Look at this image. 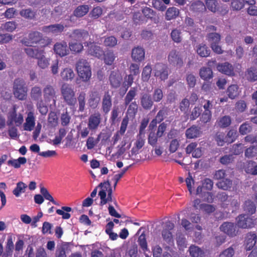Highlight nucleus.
Here are the masks:
<instances>
[{
    "mask_svg": "<svg viewBox=\"0 0 257 257\" xmlns=\"http://www.w3.org/2000/svg\"><path fill=\"white\" fill-rule=\"evenodd\" d=\"M52 40L38 31H33L29 33L28 38L23 40V43L27 46H32L38 44L41 47H45L51 43Z\"/></svg>",
    "mask_w": 257,
    "mask_h": 257,
    "instance_id": "obj_1",
    "label": "nucleus"
},
{
    "mask_svg": "<svg viewBox=\"0 0 257 257\" xmlns=\"http://www.w3.org/2000/svg\"><path fill=\"white\" fill-rule=\"evenodd\" d=\"M98 187L101 188L98 193L100 199L99 205L102 206L109 202H113L114 205L117 206V202L112 197V190L109 180L100 183Z\"/></svg>",
    "mask_w": 257,
    "mask_h": 257,
    "instance_id": "obj_2",
    "label": "nucleus"
},
{
    "mask_svg": "<svg viewBox=\"0 0 257 257\" xmlns=\"http://www.w3.org/2000/svg\"><path fill=\"white\" fill-rule=\"evenodd\" d=\"M61 95L64 101L69 106H74L77 99L74 89L68 84H63L60 88Z\"/></svg>",
    "mask_w": 257,
    "mask_h": 257,
    "instance_id": "obj_3",
    "label": "nucleus"
},
{
    "mask_svg": "<svg viewBox=\"0 0 257 257\" xmlns=\"http://www.w3.org/2000/svg\"><path fill=\"white\" fill-rule=\"evenodd\" d=\"M76 68L79 76L83 81H88L91 76V68L86 60L79 59L76 64Z\"/></svg>",
    "mask_w": 257,
    "mask_h": 257,
    "instance_id": "obj_4",
    "label": "nucleus"
},
{
    "mask_svg": "<svg viewBox=\"0 0 257 257\" xmlns=\"http://www.w3.org/2000/svg\"><path fill=\"white\" fill-rule=\"evenodd\" d=\"M14 94L20 100H25L27 97V87L23 79H16L14 83Z\"/></svg>",
    "mask_w": 257,
    "mask_h": 257,
    "instance_id": "obj_5",
    "label": "nucleus"
},
{
    "mask_svg": "<svg viewBox=\"0 0 257 257\" xmlns=\"http://www.w3.org/2000/svg\"><path fill=\"white\" fill-rule=\"evenodd\" d=\"M101 100L99 92L96 90H93L89 92L87 100V105L90 109H96L98 108Z\"/></svg>",
    "mask_w": 257,
    "mask_h": 257,
    "instance_id": "obj_6",
    "label": "nucleus"
},
{
    "mask_svg": "<svg viewBox=\"0 0 257 257\" xmlns=\"http://www.w3.org/2000/svg\"><path fill=\"white\" fill-rule=\"evenodd\" d=\"M44 99L46 102L53 101L55 104L57 99L56 90L55 85L51 84L46 85L43 90Z\"/></svg>",
    "mask_w": 257,
    "mask_h": 257,
    "instance_id": "obj_7",
    "label": "nucleus"
},
{
    "mask_svg": "<svg viewBox=\"0 0 257 257\" xmlns=\"http://www.w3.org/2000/svg\"><path fill=\"white\" fill-rule=\"evenodd\" d=\"M168 61L170 65L181 68L183 65V60L180 53L176 50H172L168 56Z\"/></svg>",
    "mask_w": 257,
    "mask_h": 257,
    "instance_id": "obj_8",
    "label": "nucleus"
},
{
    "mask_svg": "<svg viewBox=\"0 0 257 257\" xmlns=\"http://www.w3.org/2000/svg\"><path fill=\"white\" fill-rule=\"evenodd\" d=\"M236 225L241 228H252L254 225V220L246 214H240L236 218Z\"/></svg>",
    "mask_w": 257,
    "mask_h": 257,
    "instance_id": "obj_9",
    "label": "nucleus"
},
{
    "mask_svg": "<svg viewBox=\"0 0 257 257\" xmlns=\"http://www.w3.org/2000/svg\"><path fill=\"white\" fill-rule=\"evenodd\" d=\"M24 121L23 116L21 113L17 114L16 108L14 107L8 115V125H11L14 123L17 126H20Z\"/></svg>",
    "mask_w": 257,
    "mask_h": 257,
    "instance_id": "obj_10",
    "label": "nucleus"
},
{
    "mask_svg": "<svg viewBox=\"0 0 257 257\" xmlns=\"http://www.w3.org/2000/svg\"><path fill=\"white\" fill-rule=\"evenodd\" d=\"M155 76L159 78L161 80H165L168 77V67L166 65L161 63H157L154 68Z\"/></svg>",
    "mask_w": 257,
    "mask_h": 257,
    "instance_id": "obj_11",
    "label": "nucleus"
},
{
    "mask_svg": "<svg viewBox=\"0 0 257 257\" xmlns=\"http://www.w3.org/2000/svg\"><path fill=\"white\" fill-rule=\"evenodd\" d=\"M112 105V96L109 91L104 93L101 102V110L105 114H107L110 110Z\"/></svg>",
    "mask_w": 257,
    "mask_h": 257,
    "instance_id": "obj_12",
    "label": "nucleus"
},
{
    "mask_svg": "<svg viewBox=\"0 0 257 257\" xmlns=\"http://www.w3.org/2000/svg\"><path fill=\"white\" fill-rule=\"evenodd\" d=\"M65 26L61 24H56L45 26L42 27L41 30L46 34L51 33L55 35H58L64 30Z\"/></svg>",
    "mask_w": 257,
    "mask_h": 257,
    "instance_id": "obj_13",
    "label": "nucleus"
},
{
    "mask_svg": "<svg viewBox=\"0 0 257 257\" xmlns=\"http://www.w3.org/2000/svg\"><path fill=\"white\" fill-rule=\"evenodd\" d=\"M220 229L230 237H234L238 233L236 229V224L225 222L223 223L220 226Z\"/></svg>",
    "mask_w": 257,
    "mask_h": 257,
    "instance_id": "obj_14",
    "label": "nucleus"
},
{
    "mask_svg": "<svg viewBox=\"0 0 257 257\" xmlns=\"http://www.w3.org/2000/svg\"><path fill=\"white\" fill-rule=\"evenodd\" d=\"M86 46L88 47L87 51L88 54L98 58H101L103 55L104 51L102 48L95 43L87 42Z\"/></svg>",
    "mask_w": 257,
    "mask_h": 257,
    "instance_id": "obj_15",
    "label": "nucleus"
},
{
    "mask_svg": "<svg viewBox=\"0 0 257 257\" xmlns=\"http://www.w3.org/2000/svg\"><path fill=\"white\" fill-rule=\"evenodd\" d=\"M122 76L118 70L111 71L109 76L110 84L112 87L117 88L120 86Z\"/></svg>",
    "mask_w": 257,
    "mask_h": 257,
    "instance_id": "obj_16",
    "label": "nucleus"
},
{
    "mask_svg": "<svg viewBox=\"0 0 257 257\" xmlns=\"http://www.w3.org/2000/svg\"><path fill=\"white\" fill-rule=\"evenodd\" d=\"M101 120V114L98 112L91 114L88 118V127L91 131L97 129Z\"/></svg>",
    "mask_w": 257,
    "mask_h": 257,
    "instance_id": "obj_17",
    "label": "nucleus"
},
{
    "mask_svg": "<svg viewBox=\"0 0 257 257\" xmlns=\"http://www.w3.org/2000/svg\"><path fill=\"white\" fill-rule=\"evenodd\" d=\"M174 227V224L170 221L165 222L163 229L162 231V235L164 240L167 242H170L173 239V236L171 230Z\"/></svg>",
    "mask_w": 257,
    "mask_h": 257,
    "instance_id": "obj_18",
    "label": "nucleus"
},
{
    "mask_svg": "<svg viewBox=\"0 0 257 257\" xmlns=\"http://www.w3.org/2000/svg\"><path fill=\"white\" fill-rule=\"evenodd\" d=\"M89 36L87 31L83 29L74 30L69 37L72 40L81 42L86 40Z\"/></svg>",
    "mask_w": 257,
    "mask_h": 257,
    "instance_id": "obj_19",
    "label": "nucleus"
},
{
    "mask_svg": "<svg viewBox=\"0 0 257 257\" xmlns=\"http://www.w3.org/2000/svg\"><path fill=\"white\" fill-rule=\"evenodd\" d=\"M141 105L144 109L150 110L154 105V100L148 93H143L140 98Z\"/></svg>",
    "mask_w": 257,
    "mask_h": 257,
    "instance_id": "obj_20",
    "label": "nucleus"
},
{
    "mask_svg": "<svg viewBox=\"0 0 257 257\" xmlns=\"http://www.w3.org/2000/svg\"><path fill=\"white\" fill-rule=\"evenodd\" d=\"M217 69L223 74L228 76L234 75V68L233 66L228 62L218 63L217 65Z\"/></svg>",
    "mask_w": 257,
    "mask_h": 257,
    "instance_id": "obj_21",
    "label": "nucleus"
},
{
    "mask_svg": "<svg viewBox=\"0 0 257 257\" xmlns=\"http://www.w3.org/2000/svg\"><path fill=\"white\" fill-rule=\"evenodd\" d=\"M145 135L138 134L137 136V140L134 143V146L131 150L132 155H137L139 153V150L142 149L145 145Z\"/></svg>",
    "mask_w": 257,
    "mask_h": 257,
    "instance_id": "obj_22",
    "label": "nucleus"
},
{
    "mask_svg": "<svg viewBox=\"0 0 257 257\" xmlns=\"http://www.w3.org/2000/svg\"><path fill=\"white\" fill-rule=\"evenodd\" d=\"M145 52L141 47H137L133 49L132 51V58L136 62H141L145 59Z\"/></svg>",
    "mask_w": 257,
    "mask_h": 257,
    "instance_id": "obj_23",
    "label": "nucleus"
},
{
    "mask_svg": "<svg viewBox=\"0 0 257 257\" xmlns=\"http://www.w3.org/2000/svg\"><path fill=\"white\" fill-rule=\"evenodd\" d=\"M54 50L56 54L61 57L65 56L69 53L67 45L65 42L56 43L54 46Z\"/></svg>",
    "mask_w": 257,
    "mask_h": 257,
    "instance_id": "obj_24",
    "label": "nucleus"
},
{
    "mask_svg": "<svg viewBox=\"0 0 257 257\" xmlns=\"http://www.w3.org/2000/svg\"><path fill=\"white\" fill-rule=\"evenodd\" d=\"M201 133L200 127L193 125L186 130L185 135L188 139H194L199 137Z\"/></svg>",
    "mask_w": 257,
    "mask_h": 257,
    "instance_id": "obj_25",
    "label": "nucleus"
},
{
    "mask_svg": "<svg viewBox=\"0 0 257 257\" xmlns=\"http://www.w3.org/2000/svg\"><path fill=\"white\" fill-rule=\"evenodd\" d=\"M257 235L253 232L247 233L246 237L245 248L246 250H251L256 243Z\"/></svg>",
    "mask_w": 257,
    "mask_h": 257,
    "instance_id": "obj_26",
    "label": "nucleus"
},
{
    "mask_svg": "<svg viewBox=\"0 0 257 257\" xmlns=\"http://www.w3.org/2000/svg\"><path fill=\"white\" fill-rule=\"evenodd\" d=\"M244 169L247 174L257 175V165L254 161H246L244 165Z\"/></svg>",
    "mask_w": 257,
    "mask_h": 257,
    "instance_id": "obj_27",
    "label": "nucleus"
},
{
    "mask_svg": "<svg viewBox=\"0 0 257 257\" xmlns=\"http://www.w3.org/2000/svg\"><path fill=\"white\" fill-rule=\"evenodd\" d=\"M35 125V117L32 112H29L26 119V122L24 124V128L25 131H31Z\"/></svg>",
    "mask_w": 257,
    "mask_h": 257,
    "instance_id": "obj_28",
    "label": "nucleus"
},
{
    "mask_svg": "<svg viewBox=\"0 0 257 257\" xmlns=\"http://www.w3.org/2000/svg\"><path fill=\"white\" fill-rule=\"evenodd\" d=\"M180 14V10L174 7L169 8L165 14V20L171 21L176 19Z\"/></svg>",
    "mask_w": 257,
    "mask_h": 257,
    "instance_id": "obj_29",
    "label": "nucleus"
},
{
    "mask_svg": "<svg viewBox=\"0 0 257 257\" xmlns=\"http://www.w3.org/2000/svg\"><path fill=\"white\" fill-rule=\"evenodd\" d=\"M190 10L195 13H202L206 11V6L202 1L197 0L191 3Z\"/></svg>",
    "mask_w": 257,
    "mask_h": 257,
    "instance_id": "obj_30",
    "label": "nucleus"
},
{
    "mask_svg": "<svg viewBox=\"0 0 257 257\" xmlns=\"http://www.w3.org/2000/svg\"><path fill=\"white\" fill-rule=\"evenodd\" d=\"M199 75L201 78L208 81L213 77V72L209 67H203L200 69Z\"/></svg>",
    "mask_w": 257,
    "mask_h": 257,
    "instance_id": "obj_31",
    "label": "nucleus"
},
{
    "mask_svg": "<svg viewBox=\"0 0 257 257\" xmlns=\"http://www.w3.org/2000/svg\"><path fill=\"white\" fill-rule=\"evenodd\" d=\"M196 52L201 57H207L211 53L210 49L204 44H200L197 46Z\"/></svg>",
    "mask_w": 257,
    "mask_h": 257,
    "instance_id": "obj_32",
    "label": "nucleus"
},
{
    "mask_svg": "<svg viewBox=\"0 0 257 257\" xmlns=\"http://www.w3.org/2000/svg\"><path fill=\"white\" fill-rule=\"evenodd\" d=\"M137 95V88L136 87H132L126 93L124 98V104L125 106L128 105L130 103L133 102V100L135 99Z\"/></svg>",
    "mask_w": 257,
    "mask_h": 257,
    "instance_id": "obj_33",
    "label": "nucleus"
},
{
    "mask_svg": "<svg viewBox=\"0 0 257 257\" xmlns=\"http://www.w3.org/2000/svg\"><path fill=\"white\" fill-rule=\"evenodd\" d=\"M24 51L29 57L36 59H39L44 52L43 51L39 50L38 49L31 47L25 48Z\"/></svg>",
    "mask_w": 257,
    "mask_h": 257,
    "instance_id": "obj_34",
    "label": "nucleus"
},
{
    "mask_svg": "<svg viewBox=\"0 0 257 257\" xmlns=\"http://www.w3.org/2000/svg\"><path fill=\"white\" fill-rule=\"evenodd\" d=\"M60 76L63 81H68L74 78L75 74L72 69L66 68L61 72Z\"/></svg>",
    "mask_w": 257,
    "mask_h": 257,
    "instance_id": "obj_35",
    "label": "nucleus"
},
{
    "mask_svg": "<svg viewBox=\"0 0 257 257\" xmlns=\"http://www.w3.org/2000/svg\"><path fill=\"white\" fill-rule=\"evenodd\" d=\"M27 162V159L25 157H21L18 159H12L7 162V164L9 166L13 167L15 168L18 169L21 167V165H24Z\"/></svg>",
    "mask_w": 257,
    "mask_h": 257,
    "instance_id": "obj_36",
    "label": "nucleus"
},
{
    "mask_svg": "<svg viewBox=\"0 0 257 257\" xmlns=\"http://www.w3.org/2000/svg\"><path fill=\"white\" fill-rule=\"evenodd\" d=\"M20 15L25 19L34 20L36 18L37 13L31 8L22 9L20 12Z\"/></svg>",
    "mask_w": 257,
    "mask_h": 257,
    "instance_id": "obj_37",
    "label": "nucleus"
},
{
    "mask_svg": "<svg viewBox=\"0 0 257 257\" xmlns=\"http://www.w3.org/2000/svg\"><path fill=\"white\" fill-rule=\"evenodd\" d=\"M138 110V104L136 101L132 102L128 105L126 114L130 117L134 118Z\"/></svg>",
    "mask_w": 257,
    "mask_h": 257,
    "instance_id": "obj_38",
    "label": "nucleus"
},
{
    "mask_svg": "<svg viewBox=\"0 0 257 257\" xmlns=\"http://www.w3.org/2000/svg\"><path fill=\"white\" fill-rule=\"evenodd\" d=\"M42 92L40 87L35 86L32 88L30 95L34 101H38L42 98Z\"/></svg>",
    "mask_w": 257,
    "mask_h": 257,
    "instance_id": "obj_39",
    "label": "nucleus"
},
{
    "mask_svg": "<svg viewBox=\"0 0 257 257\" xmlns=\"http://www.w3.org/2000/svg\"><path fill=\"white\" fill-rule=\"evenodd\" d=\"M88 11V6L85 5H80L75 9L73 12V15L77 18H81L85 16Z\"/></svg>",
    "mask_w": 257,
    "mask_h": 257,
    "instance_id": "obj_40",
    "label": "nucleus"
},
{
    "mask_svg": "<svg viewBox=\"0 0 257 257\" xmlns=\"http://www.w3.org/2000/svg\"><path fill=\"white\" fill-rule=\"evenodd\" d=\"M206 38L210 46L214 44H219L221 40L220 35L215 32L209 33L207 34Z\"/></svg>",
    "mask_w": 257,
    "mask_h": 257,
    "instance_id": "obj_41",
    "label": "nucleus"
},
{
    "mask_svg": "<svg viewBox=\"0 0 257 257\" xmlns=\"http://www.w3.org/2000/svg\"><path fill=\"white\" fill-rule=\"evenodd\" d=\"M231 123V117L229 115H224L220 117L217 121L218 126L225 128L228 127Z\"/></svg>",
    "mask_w": 257,
    "mask_h": 257,
    "instance_id": "obj_42",
    "label": "nucleus"
},
{
    "mask_svg": "<svg viewBox=\"0 0 257 257\" xmlns=\"http://www.w3.org/2000/svg\"><path fill=\"white\" fill-rule=\"evenodd\" d=\"M189 251L192 257H204V251L197 246L191 245L189 247Z\"/></svg>",
    "mask_w": 257,
    "mask_h": 257,
    "instance_id": "obj_43",
    "label": "nucleus"
},
{
    "mask_svg": "<svg viewBox=\"0 0 257 257\" xmlns=\"http://www.w3.org/2000/svg\"><path fill=\"white\" fill-rule=\"evenodd\" d=\"M243 209L246 212L250 215L255 213L256 211V206L253 202L250 200L245 201Z\"/></svg>",
    "mask_w": 257,
    "mask_h": 257,
    "instance_id": "obj_44",
    "label": "nucleus"
},
{
    "mask_svg": "<svg viewBox=\"0 0 257 257\" xmlns=\"http://www.w3.org/2000/svg\"><path fill=\"white\" fill-rule=\"evenodd\" d=\"M245 76L248 81L250 82H254L257 80V71L253 67L247 69L245 72Z\"/></svg>",
    "mask_w": 257,
    "mask_h": 257,
    "instance_id": "obj_45",
    "label": "nucleus"
},
{
    "mask_svg": "<svg viewBox=\"0 0 257 257\" xmlns=\"http://www.w3.org/2000/svg\"><path fill=\"white\" fill-rule=\"evenodd\" d=\"M27 185L23 182H19L17 183L16 188L13 190V193L16 196L19 197L21 193H24Z\"/></svg>",
    "mask_w": 257,
    "mask_h": 257,
    "instance_id": "obj_46",
    "label": "nucleus"
},
{
    "mask_svg": "<svg viewBox=\"0 0 257 257\" xmlns=\"http://www.w3.org/2000/svg\"><path fill=\"white\" fill-rule=\"evenodd\" d=\"M104 62L107 65H111L115 60L116 56L112 51L109 50L104 53Z\"/></svg>",
    "mask_w": 257,
    "mask_h": 257,
    "instance_id": "obj_47",
    "label": "nucleus"
},
{
    "mask_svg": "<svg viewBox=\"0 0 257 257\" xmlns=\"http://www.w3.org/2000/svg\"><path fill=\"white\" fill-rule=\"evenodd\" d=\"M62 209H57L56 213L60 215H62L63 219H68L71 217V214L68 212L72 211V208L70 207L63 206Z\"/></svg>",
    "mask_w": 257,
    "mask_h": 257,
    "instance_id": "obj_48",
    "label": "nucleus"
},
{
    "mask_svg": "<svg viewBox=\"0 0 257 257\" xmlns=\"http://www.w3.org/2000/svg\"><path fill=\"white\" fill-rule=\"evenodd\" d=\"M227 93L230 98H235L239 94L238 86L235 84L230 85L227 89Z\"/></svg>",
    "mask_w": 257,
    "mask_h": 257,
    "instance_id": "obj_49",
    "label": "nucleus"
},
{
    "mask_svg": "<svg viewBox=\"0 0 257 257\" xmlns=\"http://www.w3.org/2000/svg\"><path fill=\"white\" fill-rule=\"evenodd\" d=\"M58 118L57 113L54 111H51L48 117V125L52 127H54L58 124Z\"/></svg>",
    "mask_w": 257,
    "mask_h": 257,
    "instance_id": "obj_50",
    "label": "nucleus"
},
{
    "mask_svg": "<svg viewBox=\"0 0 257 257\" xmlns=\"http://www.w3.org/2000/svg\"><path fill=\"white\" fill-rule=\"evenodd\" d=\"M215 140L219 146H223L225 143H228V139L223 132H217L215 137Z\"/></svg>",
    "mask_w": 257,
    "mask_h": 257,
    "instance_id": "obj_51",
    "label": "nucleus"
},
{
    "mask_svg": "<svg viewBox=\"0 0 257 257\" xmlns=\"http://www.w3.org/2000/svg\"><path fill=\"white\" fill-rule=\"evenodd\" d=\"M69 49L73 53H77L81 52L83 49V46L81 42H72L69 43Z\"/></svg>",
    "mask_w": 257,
    "mask_h": 257,
    "instance_id": "obj_52",
    "label": "nucleus"
},
{
    "mask_svg": "<svg viewBox=\"0 0 257 257\" xmlns=\"http://www.w3.org/2000/svg\"><path fill=\"white\" fill-rule=\"evenodd\" d=\"M85 97L86 94L84 92H81L79 93L77 97L78 101V111L80 112H83L85 107Z\"/></svg>",
    "mask_w": 257,
    "mask_h": 257,
    "instance_id": "obj_53",
    "label": "nucleus"
},
{
    "mask_svg": "<svg viewBox=\"0 0 257 257\" xmlns=\"http://www.w3.org/2000/svg\"><path fill=\"white\" fill-rule=\"evenodd\" d=\"M170 109L168 107H163L157 113L156 117L158 119L159 122H162L168 115Z\"/></svg>",
    "mask_w": 257,
    "mask_h": 257,
    "instance_id": "obj_54",
    "label": "nucleus"
},
{
    "mask_svg": "<svg viewBox=\"0 0 257 257\" xmlns=\"http://www.w3.org/2000/svg\"><path fill=\"white\" fill-rule=\"evenodd\" d=\"M216 185L219 188L224 190H227L231 187L232 182L230 179H223L221 181L218 182Z\"/></svg>",
    "mask_w": 257,
    "mask_h": 257,
    "instance_id": "obj_55",
    "label": "nucleus"
},
{
    "mask_svg": "<svg viewBox=\"0 0 257 257\" xmlns=\"http://www.w3.org/2000/svg\"><path fill=\"white\" fill-rule=\"evenodd\" d=\"M40 193L42 195L43 198H45V199L51 201L53 204L56 205H59V204L54 200L53 197L49 193L47 188L44 187H41Z\"/></svg>",
    "mask_w": 257,
    "mask_h": 257,
    "instance_id": "obj_56",
    "label": "nucleus"
},
{
    "mask_svg": "<svg viewBox=\"0 0 257 257\" xmlns=\"http://www.w3.org/2000/svg\"><path fill=\"white\" fill-rule=\"evenodd\" d=\"M163 97L164 94L161 88H156L154 89L152 97L154 102H159L161 101Z\"/></svg>",
    "mask_w": 257,
    "mask_h": 257,
    "instance_id": "obj_57",
    "label": "nucleus"
},
{
    "mask_svg": "<svg viewBox=\"0 0 257 257\" xmlns=\"http://www.w3.org/2000/svg\"><path fill=\"white\" fill-rule=\"evenodd\" d=\"M158 138H159V136L154 131H151L148 136V144L153 147H156Z\"/></svg>",
    "mask_w": 257,
    "mask_h": 257,
    "instance_id": "obj_58",
    "label": "nucleus"
},
{
    "mask_svg": "<svg viewBox=\"0 0 257 257\" xmlns=\"http://www.w3.org/2000/svg\"><path fill=\"white\" fill-rule=\"evenodd\" d=\"M152 70V67L149 65H146L144 68L142 74V78L144 81H147L149 79Z\"/></svg>",
    "mask_w": 257,
    "mask_h": 257,
    "instance_id": "obj_59",
    "label": "nucleus"
},
{
    "mask_svg": "<svg viewBox=\"0 0 257 257\" xmlns=\"http://www.w3.org/2000/svg\"><path fill=\"white\" fill-rule=\"evenodd\" d=\"M212 12L215 13L218 9V3L216 0H206V6Z\"/></svg>",
    "mask_w": 257,
    "mask_h": 257,
    "instance_id": "obj_60",
    "label": "nucleus"
},
{
    "mask_svg": "<svg viewBox=\"0 0 257 257\" xmlns=\"http://www.w3.org/2000/svg\"><path fill=\"white\" fill-rule=\"evenodd\" d=\"M117 40L114 36L106 37L104 40V45L107 47H113L117 44Z\"/></svg>",
    "mask_w": 257,
    "mask_h": 257,
    "instance_id": "obj_61",
    "label": "nucleus"
},
{
    "mask_svg": "<svg viewBox=\"0 0 257 257\" xmlns=\"http://www.w3.org/2000/svg\"><path fill=\"white\" fill-rule=\"evenodd\" d=\"M257 155V147L251 146L247 148L244 152V155L246 158H252Z\"/></svg>",
    "mask_w": 257,
    "mask_h": 257,
    "instance_id": "obj_62",
    "label": "nucleus"
},
{
    "mask_svg": "<svg viewBox=\"0 0 257 257\" xmlns=\"http://www.w3.org/2000/svg\"><path fill=\"white\" fill-rule=\"evenodd\" d=\"M181 34V32L180 30L175 29L172 31L171 33V37L173 41L176 43H180L182 41Z\"/></svg>",
    "mask_w": 257,
    "mask_h": 257,
    "instance_id": "obj_63",
    "label": "nucleus"
},
{
    "mask_svg": "<svg viewBox=\"0 0 257 257\" xmlns=\"http://www.w3.org/2000/svg\"><path fill=\"white\" fill-rule=\"evenodd\" d=\"M200 209L206 213L210 214L215 211V208L213 205L203 203L200 206Z\"/></svg>",
    "mask_w": 257,
    "mask_h": 257,
    "instance_id": "obj_64",
    "label": "nucleus"
}]
</instances>
